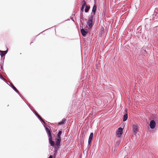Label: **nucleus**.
<instances>
[{
    "label": "nucleus",
    "mask_w": 158,
    "mask_h": 158,
    "mask_svg": "<svg viewBox=\"0 0 158 158\" xmlns=\"http://www.w3.org/2000/svg\"><path fill=\"white\" fill-rule=\"evenodd\" d=\"M61 141V139H56V146L55 148V150L56 152L57 150L59 148V147L60 145V143Z\"/></svg>",
    "instance_id": "nucleus-1"
},
{
    "label": "nucleus",
    "mask_w": 158,
    "mask_h": 158,
    "mask_svg": "<svg viewBox=\"0 0 158 158\" xmlns=\"http://www.w3.org/2000/svg\"><path fill=\"white\" fill-rule=\"evenodd\" d=\"M94 16L93 15H91L89 17L88 21V24L89 27V28L92 27L93 26V18Z\"/></svg>",
    "instance_id": "nucleus-2"
},
{
    "label": "nucleus",
    "mask_w": 158,
    "mask_h": 158,
    "mask_svg": "<svg viewBox=\"0 0 158 158\" xmlns=\"http://www.w3.org/2000/svg\"><path fill=\"white\" fill-rule=\"evenodd\" d=\"M123 129L121 128H119L116 132V135L118 137H120L123 133Z\"/></svg>",
    "instance_id": "nucleus-3"
},
{
    "label": "nucleus",
    "mask_w": 158,
    "mask_h": 158,
    "mask_svg": "<svg viewBox=\"0 0 158 158\" xmlns=\"http://www.w3.org/2000/svg\"><path fill=\"white\" fill-rule=\"evenodd\" d=\"M150 126L151 128H154L156 126L155 122L153 120H152L150 122Z\"/></svg>",
    "instance_id": "nucleus-4"
},
{
    "label": "nucleus",
    "mask_w": 158,
    "mask_h": 158,
    "mask_svg": "<svg viewBox=\"0 0 158 158\" xmlns=\"http://www.w3.org/2000/svg\"><path fill=\"white\" fill-rule=\"evenodd\" d=\"M93 136V133H91L89 135L88 140V145H90L92 141Z\"/></svg>",
    "instance_id": "nucleus-5"
},
{
    "label": "nucleus",
    "mask_w": 158,
    "mask_h": 158,
    "mask_svg": "<svg viewBox=\"0 0 158 158\" xmlns=\"http://www.w3.org/2000/svg\"><path fill=\"white\" fill-rule=\"evenodd\" d=\"M81 32L82 35L84 36H85L86 35V34L88 32V31L86 29H81Z\"/></svg>",
    "instance_id": "nucleus-6"
},
{
    "label": "nucleus",
    "mask_w": 158,
    "mask_h": 158,
    "mask_svg": "<svg viewBox=\"0 0 158 158\" xmlns=\"http://www.w3.org/2000/svg\"><path fill=\"white\" fill-rule=\"evenodd\" d=\"M49 142L51 146H54L55 145L54 142L52 140V136L49 137Z\"/></svg>",
    "instance_id": "nucleus-7"
},
{
    "label": "nucleus",
    "mask_w": 158,
    "mask_h": 158,
    "mask_svg": "<svg viewBox=\"0 0 158 158\" xmlns=\"http://www.w3.org/2000/svg\"><path fill=\"white\" fill-rule=\"evenodd\" d=\"M97 9V7L96 5H94L93 6V8L92 10V13H91V15H93V16H94L95 15L96 11Z\"/></svg>",
    "instance_id": "nucleus-8"
},
{
    "label": "nucleus",
    "mask_w": 158,
    "mask_h": 158,
    "mask_svg": "<svg viewBox=\"0 0 158 158\" xmlns=\"http://www.w3.org/2000/svg\"><path fill=\"white\" fill-rule=\"evenodd\" d=\"M46 130L48 135V137H50L52 136L51 131L50 129L48 127H46Z\"/></svg>",
    "instance_id": "nucleus-9"
},
{
    "label": "nucleus",
    "mask_w": 158,
    "mask_h": 158,
    "mask_svg": "<svg viewBox=\"0 0 158 158\" xmlns=\"http://www.w3.org/2000/svg\"><path fill=\"white\" fill-rule=\"evenodd\" d=\"M133 130L135 133H136L138 131V128L137 125H133Z\"/></svg>",
    "instance_id": "nucleus-10"
},
{
    "label": "nucleus",
    "mask_w": 158,
    "mask_h": 158,
    "mask_svg": "<svg viewBox=\"0 0 158 158\" xmlns=\"http://www.w3.org/2000/svg\"><path fill=\"white\" fill-rule=\"evenodd\" d=\"M82 7L81 8V10L82 11L83 10V9L85 8V7L86 5V3L85 0H83L82 2Z\"/></svg>",
    "instance_id": "nucleus-11"
},
{
    "label": "nucleus",
    "mask_w": 158,
    "mask_h": 158,
    "mask_svg": "<svg viewBox=\"0 0 158 158\" xmlns=\"http://www.w3.org/2000/svg\"><path fill=\"white\" fill-rule=\"evenodd\" d=\"M6 53V51H2L0 50V54L2 57L4 56Z\"/></svg>",
    "instance_id": "nucleus-12"
},
{
    "label": "nucleus",
    "mask_w": 158,
    "mask_h": 158,
    "mask_svg": "<svg viewBox=\"0 0 158 158\" xmlns=\"http://www.w3.org/2000/svg\"><path fill=\"white\" fill-rule=\"evenodd\" d=\"M128 118L127 114L126 113L125 114H124L123 116V121L125 122L127 120Z\"/></svg>",
    "instance_id": "nucleus-13"
},
{
    "label": "nucleus",
    "mask_w": 158,
    "mask_h": 158,
    "mask_svg": "<svg viewBox=\"0 0 158 158\" xmlns=\"http://www.w3.org/2000/svg\"><path fill=\"white\" fill-rule=\"evenodd\" d=\"M65 121L66 119L65 118H63V119H62L61 121L58 123V124L59 125L63 124L65 123Z\"/></svg>",
    "instance_id": "nucleus-14"
},
{
    "label": "nucleus",
    "mask_w": 158,
    "mask_h": 158,
    "mask_svg": "<svg viewBox=\"0 0 158 158\" xmlns=\"http://www.w3.org/2000/svg\"><path fill=\"white\" fill-rule=\"evenodd\" d=\"M62 134V131H60L57 134V137L56 138L61 139L60 135Z\"/></svg>",
    "instance_id": "nucleus-15"
},
{
    "label": "nucleus",
    "mask_w": 158,
    "mask_h": 158,
    "mask_svg": "<svg viewBox=\"0 0 158 158\" xmlns=\"http://www.w3.org/2000/svg\"><path fill=\"white\" fill-rule=\"evenodd\" d=\"M11 86L12 88L17 92H19L18 90L12 84H11Z\"/></svg>",
    "instance_id": "nucleus-16"
},
{
    "label": "nucleus",
    "mask_w": 158,
    "mask_h": 158,
    "mask_svg": "<svg viewBox=\"0 0 158 158\" xmlns=\"http://www.w3.org/2000/svg\"><path fill=\"white\" fill-rule=\"evenodd\" d=\"M90 8V7L89 6H86L85 8V12H87L89 10V9Z\"/></svg>",
    "instance_id": "nucleus-17"
},
{
    "label": "nucleus",
    "mask_w": 158,
    "mask_h": 158,
    "mask_svg": "<svg viewBox=\"0 0 158 158\" xmlns=\"http://www.w3.org/2000/svg\"><path fill=\"white\" fill-rule=\"evenodd\" d=\"M38 117L39 118H40V119H41V120H42V121H43L44 123V121L42 119V118H41V117H40V116H38Z\"/></svg>",
    "instance_id": "nucleus-18"
},
{
    "label": "nucleus",
    "mask_w": 158,
    "mask_h": 158,
    "mask_svg": "<svg viewBox=\"0 0 158 158\" xmlns=\"http://www.w3.org/2000/svg\"><path fill=\"white\" fill-rule=\"evenodd\" d=\"M52 157H53L52 156V155H51V156H49V158H52Z\"/></svg>",
    "instance_id": "nucleus-19"
},
{
    "label": "nucleus",
    "mask_w": 158,
    "mask_h": 158,
    "mask_svg": "<svg viewBox=\"0 0 158 158\" xmlns=\"http://www.w3.org/2000/svg\"><path fill=\"white\" fill-rule=\"evenodd\" d=\"M125 111H126V112L127 113V109H126L125 110Z\"/></svg>",
    "instance_id": "nucleus-20"
}]
</instances>
